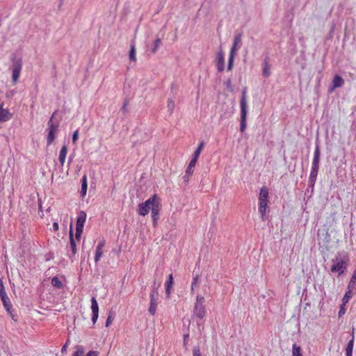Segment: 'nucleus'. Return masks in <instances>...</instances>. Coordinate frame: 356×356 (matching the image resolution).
I'll use <instances>...</instances> for the list:
<instances>
[{
    "label": "nucleus",
    "mask_w": 356,
    "mask_h": 356,
    "mask_svg": "<svg viewBox=\"0 0 356 356\" xmlns=\"http://www.w3.org/2000/svg\"><path fill=\"white\" fill-rule=\"evenodd\" d=\"M332 265L330 268L332 273L338 274V276L343 275L348 267L349 257L346 252H337L335 257L332 259Z\"/></svg>",
    "instance_id": "obj_1"
},
{
    "label": "nucleus",
    "mask_w": 356,
    "mask_h": 356,
    "mask_svg": "<svg viewBox=\"0 0 356 356\" xmlns=\"http://www.w3.org/2000/svg\"><path fill=\"white\" fill-rule=\"evenodd\" d=\"M161 199L156 194H154L144 202L138 204V213L140 216H145L148 214L149 211H152V208H154L155 205L159 204Z\"/></svg>",
    "instance_id": "obj_2"
},
{
    "label": "nucleus",
    "mask_w": 356,
    "mask_h": 356,
    "mask_svg": "<svg viewBox=\"0 0 356 356\" xmlns=\"http://www.w3.org/2000/svg\"><path fill=\"white\" fill-rule=\"evenodd\" d=\"M268 188L264 186L261 188L259 195V212L261 215L262 220H265L266 210L268 208Z\"/></svg>",
    "instance_id": "obj_3"
},
{
    "label": "nucleus",
    "mask_w": 356,
    "mask_h": 356,
    "mask_svg": "<svg viewBox=\"0 0 356 356\" xmlns=\"http://www.w3.org/2000/svg\"><path fill=\"white\" fill-rule=\"evenodd\" d=\"M246 93L247 88H245L241 94V98L240 100V107H241V120H240V131L241 132H243L247 127L246 124V118L248 114V105L246 102Z\"/></svg>",
    "instance_id": "obj_4"
},
{
    "label": "nucleus",
    "mask_w": 356,
    "mask_h": 356,
    "mask_svg": "<svg viewBox=\"0 0 356 356\" xmlns=\"http://www.w3.org/2000/svg\"><path fill=\"white\" fill-rule=\"evenodd\" d=\"M161 282H156V280H154L152 283V285L151 286L152 290L149 295V307L148 309L149 313L154 316L156 313V306H157V300L159 298V288L161 285Z\"/></svg>",
    "instance_id": "obj_5"
},
{
    "label": "nucleus",
    "mask_w": 356,
    "mask_h": 356,
    "mask_svg": "<svg viewBox=\"0 0 356 356\" xmlns=\"http://www.w3.org/2000/svg\"><path fill=\"white\" fill-rule=\"evenodd\" d=\"M204 298L200 295L197 296L196 300L193 309V316L198 318L200 320H202L206 314V307L204 304Z\"/></svg>",
    "instance_id": "obj_6"
},
{
    "label": "nucleus",
    "mask_w": 356,
    "mask_h": 356,
    "mask_svg": "<svg viewBox=\"0 0 356 356\" xmlns=\"http://www.w3.org/2000/svg\"><path fill=\"white\" fill-rule=\"evenodd\" d=\"M56 111H55L52 115L51 116L50 119L47 122L48 126V134L47 136V145H50L52 144L54 140L56 138V133L58 131V127L59 124L57 122H54L53 119L54 118L55 114Z\"/></svg>",
    "instance_id": "obj_7"
},
{
    "label": "nucleus",
    "mask_w": 356,
    "mask_h": 356,
    "mask_svg": "<svg viewBox=\"0 0 356 356\" xmlns=\"http://www.w3.org/2000/svg\"><path fill=\"white\" fill-rule=\"evenodd\" d=\"M241 38H242L241 33H238L234 35L233 44L230 49V52H229V60H228V65H227V70L228 71H231L233 68L234 56L236 53V51L240 47L239 44L241 43Z\"/></svg>",
    "instance_id": "obj_8"
},
{
    "label": "nucleus",
    "mask_w": 356,
    "mask_h": 356,
    "mask_svg": "<svg viewBox=\"0 0 356 356\" xmlns=\"http://www.w3.org/2000/svg\"><path fill=\"white\" fill-rule=\"evenodd\" d=\"M321 157L320 145L318 140L315 143V150L314 152V157L312 160V169L309 176L316 177L318 175L319 163Z\"/></svg>",
    "instance_id": "obj_9"
},
{
    "label": "nucleus",
    "mask_w": 356,
    "mask_h": 356,
    "mask_svg": "<svg viewBox=\"0 0 356 356\" xmlns=\"http://www.w3.org/2000/svg\"><path fill=\"white\" fill-rule=\"evenodd\" d=\"M86 213L83 211H80L78 213V217L76 222V233L75 238L77 241H80L81 234L83 231L84 223L86 220Z\"/></svg>",
    "instance_id": "obj_10"
},
{
    "label": "nucleus",
    "mask_w": 356,
    "mask_h": 356,
    "mask_svg": "<svg viewBox=\"0 0 356 356\" xmlns=\"http://www.w3.org/2000/svg\"><path fill=\"white\" fill-rule=\"evenodd\" d=\"M22 67V60L21 58H14L13 59V82L16 84L20 76V72Z\"/></svg>",
    "instance_id": "obj_11"
},
{
    "label": "nucleus",
    "mask_w": 356,
    "mask_h": 356,
    "mask_svg": "<svg viewBox=\"0 0 356 356\" xmlns=\"http://www.w3.org/2000/svg\"><path fill=\"white\" fill-rule=\"evenodd\" d=\"M318 244L321 246L325 247L327 250L330 242L331 241L330 235L328 232V229H318Z\"/></svg>",
    "instance_id": "obj_12"
},
{
    "label": "nucleus",
    "mask_w": 356,
    "mask_h": 356,
    "mask_svg": "<svg viewBox=\"0 0 356 356\" xmlns=\"http://www.w3.org/2000/svg\"><path fill=\"white\" fill-rule=\"evenodd\" d=\"M0 298L7 313L10 316L13 321H17V316L13 314V305L9 297L7 296V293L1 295Z\"/></svg>",
    "instance_id": "obj_13"
},
{
    "label": "nucleus",
    "mask_w": 356,
    "mask_h": 356,
    "mask_svg": "<svg viewBox=\"0 0 356 356\" xmlns=\"http://www.w3.org/2000/svg\"><path fill=\"white\" fill-rule=\"evenodd\" d=\"M69 238H70V248L71 249L72 253L68 254V257L70 259L73 261L74 257H75V254H76L77 250H76V245L75 242V239L74 238V232L72 229V223L71 222L70 227V232H69Z\"/></svg>",
    "instance_id": "obj_14"
},
{
    "label": "nucleus",
    "mask_w": 356,
    "mask_h": 356,
    "mask_svg": "<svg viewBox=\"0 0 356 356\" xmlns=\"http://www.w3.org/2000/svg\"><path fill=\"white\" fill-rule=\"evenodd\" d=\"M261 65H262V75L266 78L269 77L271 74V72H270L271 65L270 63V58L268 56H265V58H264V60L262 61Z\"/></svg>",
    "instance_id": "obj_15"
},
{
    "label": "nucleus",
    "mask_w": 356,
    "mask_h": 356,
    "mask_svg": "<svg viewBox=\"0 0 356 356\" xmlns=\"http://www.w3.org/2000/svg\"><path fill=\"white\" fill-rule=\"evenodd\" d=\"M3 103L0 104V123L7 122L13 118V113L3 108Z\"/></svg>",
    "instance_id": "obj_16"
},
{
    "label": "nucleus",
    "mask_w": 356,
    "mask_h": 356,
    "mask_svg": "<svg viewBox=\"0 0 356 356\" xmlns=\"http://www.w3.org/2000/svg\"><path fill=\"white\" fill-rule=\"evenodd\" d=\"M343 83V78L340 75L336 74L333 78L332 86L329 88V92H332L335 88L342 87Z\"/></svg>",
    "instance_id": "obj_17"
},
{
    "label": "nucleus",
    "mask_w": 356,
    "mask_h": 356,
    "mask_svg": "<svg viewBox=\"0 0 356 356\" xmlns=\"http://www.w3.org/2000/svg\"><path fill=\"white\" fill-rule=\"evenodd\" d=\"M161 209V202L158 205H155L154 208H152V218L154 227L157 225V221L159 219V213Z\"/></svg>",
    "instance_id": "obj_18"
},
{
    "label": "nucleus",
    "mask_w": 356,
    "mask_h": 356,
    "mask_svg": "<svg viewBox=\"0 0 356 356\" xmlns=\"http://www.w3.org/2000/svg\"><path fill=\"white\" fill-rule=\"evenodd\" d=\"M216 66L218 72H222L225 70V58L222 51L218 54L216 58Z\"/></svg>",
    "instance_id": "obj_19"
},
{
    "label": "nucleus",
    "mask_w": 356,
    "mask_h": 356,
    "mask_svg": "<svg viewBox=\"0 0 356 356\" xmlns=\"http://www.w3.org/2000/svg\"><path fill=\"white\" fill-rule=\"evenodd\" d=\"M355 336L354 332L351 334V339L348 341L346 348V356H353V350L354 347Z\"/></svg>",
    "instance_id": "obj_20"
},
{
    "label": "nucleus",
    "mask_w": 356,
    "mask_h": 356,
    "mask_svg": "<svg viewBox=\"0 0 356 356\" xmlns=\"http://www.w3.org/2000/svg\"><path fill=\"white\" fill-rule=\"evenodd\" d=\"M162 44V40L161 38H157L152 44V46L148 49L147 51H149L152 54H155L158 49L160 47V46Z\"/></svg>",
    "instance_id": "obj_21"
},
{
    "label": "nucleus",
    "mask_w": 356,
    "mask_h": 356,
    "mask_svg": "<svg viewBox=\"0 0 356 356\" xmlns=\"http://www.w3.org/2000/svg\"><path fill=\"white\" fill-rule=\"evenodd\" d=\"M81 188L80 193H81V197H84L86 195L87 189H88L87 176L86 175H84L82 177V178L81 179Z\"/></svg>",
    "instance_id": "obj_22"
},
{
    "label": "nucleus",
    "mask_w": 356,
    "mask_h": 356,
    "mask_svg": "<svg viewBox=\"0 0 356 356\" xmlns=\"http://www.w3.org/2000/svg\"><path fill=\"white\" fill-rule=\"evenodd\" d=\"M67 153V147L66 145H64L62 146L60 153H59V161H60L61 166H63L64 165Z\"/></svg>",
    "instance_id": "obj_23"
},
{
    "label": "nucleus",
    "mask_w": 356,
    "mask_h": 356,
    "mask_svg": "<svg viewBox=\"0 0 356 356\" xmlns=\"http://www.w3.org/2000/svg\"><path fill=\"white\" fill-rule=\"evenodd\" d=\"M172 284H173V275H172V274H170L168 275V280L165 283V293H166L167 297H170V290H171Z\"/></svg>",
    "instance_id": "obj_24"
},
{
    "label": "nucleus",
    "mask_w": 356,
    "mask_h": 356,
    "mask_svg": "<svg viewBox=\"0 0 356 356\" xmlns=\"http://www.w3.org/2000/svg\"><path fill=\"white\" fill-rule=\"evenodd\" d=\"M129 59L131 61L135 62L136 61V42L135 41H132L130 45V51H129Z\"/></svg>",
    "instance_id": "obj_25"
},
{
    "label": "nucleus",
    "mask_w": 356,
    "mask_h": 356,
    "mask_svg": "<svg viewBox=\"0 0 356 356\" xmlns=\"http://www.w3.org/2000/svg\"><path fill=\"white\" fill-rule=\"evenodd\" d=\"M356 285V268L354 270L351 278L348 284V289L353 290Z\"/></svg>",
    "instance_id": "obj_26"
},
{
    "label": "nucleus",
    "mask_w": 356,
    "mask_h": 356,
    "mask_svg": "<svg viewBox=\"0 0 356 356\" xmlns=\"http://www.w3.org/2000/svg\"><path fill=\"white\" fill-rule=\"evenodd\" d=\"M204 146V141H201L197 147L196 148V149L195 150L193 154V159H195L197 161V159L198 157L200 156V154L201 153V151L203 148V147Z\"/></svg>",
    "instance_id": "obj_27"
},
{
    "label": "nucleus",
    "mask_w": 356,
    "mask_h": 356,
    "mask_svg": "<svg viewBox=\"0 0 356 356\" xmlns=\"http://www.w3.org/2000/svg\"><path fill=\"white\" fill-rule=\"evenodd\" d=\"M291 356H303L302 354V349L300 346L293 343L292 346V355Z\"/></svg>",
    "instance_id": "obj_28"
},
{
    "label": "nucleus",
    "mask_w": 356,
    "mask_h": 356,
    "mask_svg": "<svg viewBox=\"0 0 356 356\" xmlns=\"http://www.w3.org/2000/svg\"><path fill=\"white\" fill-rule=\"evenodd\" d=\"M51 283L53 286L56 287V289H62L63 285L62 282L60 280V279L57 276H54L52 277Z\"/></svg>",
    "instance_id": "obj_29"
},
{
    "label": "nucleus",
    "mask_w": 356,
    "mask_h": 356,
    "mask_svg": "<svg viewBox=\"0 0 356 356\" xmlns=\"http://www.w3.org/2000/svg\"><path fill=\"white\" fill-rule=\"evenodd\" d=\"M91 310L92 313H99V305L95 297L91 298Z\"/></svg>",
    "instance_id": "obj_30"
},
{
    "label": "nucleus",
    "mask_w": 356,
    "mask_h": 356,
    "mask_svg": "<svg viewBox=\"0 0 356 356\" xmlns=\"http://www.w3.org/2000/svg\"><path fill=\"white\" fill-rule=\"evenodd\" d=\"M197 163V160L192 159L189 162V164L186 170V174H193V168H195Z\"/></svg>",
    "instance_id": "obj_31"
},
{
    "label": "nucleus",
    "mask_w": 356,
    "mask_h": 356,
    "mask_svg": "<svg viewBox=\"0 0 356 356\" xmlns=\"http://www.w3.org/2000/svg\"><path fill=\"white\" fill-rule=\"evenodd\" d=\"M75 351L72 356H83L85 352V348L82 346H75Z\"/></svg>",
    "instance_id": "obj_32"
},
{
    "label": "nucleus",
    "mask_w": 356,
    "mask_h": 356,
    "mask_svg": "<svg viewBox=\"0 0 356 356\" xmlns=\"http://www.w3.org/2000/svg\"><path fill=\"white\" fill-rule=\"evenodd\" d=\"M352 291L353 290L348 289V291L346 292L342 299L343 304L347 303L349 299L352 297Z\"/></svg>",
    "instance_id": "obj_33"
},
{
    "label": "nucleus",
    "mask_w": 356,
    "mask_h": 356,
    "mask_svg": "<svg viewBox=\"0 0 356 356\" xmlns=\"http://www.w3.org/2000/svg\"><path fill=\"white\" fill-rule=\"evenodd\" d=\"M199 275L197 274L193 279V281H192V283H191V292L193 293L194 291V289L195 287L197 286V284H198V282H199Z\"/></svg>",
    "instance_id": "obj_34"
},
{
    "label": "nucleus",
    "mask_w": 356,
    "mask_h": 356,
    "mask_svg": "<svg viewBox=\"0 0 356 356\" xmlns=\"http://www.w3.org/2000/svg\"><path fill=\"white\" fill-rule=\"evenodd\" d=\"M175 106V102L172 99H169L168 101L167 107H168V111L170 112V113H172L173 112Z\"/></svg>",
    "instance_id": "obj_35"
},
{
    "label": "nucleus",
    "mask_w": 356,
    "mask_h": 356,
    "mask_svg": "<svg viewBox=\"0 0 356 356\" xmlns=\"http://www.w3.org/2000/svg\"><path fill=\"white\" fill-rule=\"evenodd\" d=\"M113 316H114L113 312H110L108 315L106 321V325H105L106 327H108L110 325V324L111 323L112 320L113 318Z\"/></svg>",
    "instance_id": "obj_36"
},
{
    "label": "nucleus",
    "mask_w": 356,
    "mask_h": 356,
    "mask_svg": "<svg viewBox=\"0 0 356 356\" xmlns=\"http://www.w3.org/2000/svg\"><path fill=\"white\" fill-rule=\"evenodd\" d=\"M316 179H317V177H312V176H309V186H310V187H312V188L314 187V185H315V183H316Z\"/></svg>",
    "instance_id": "obj_37"
},
{
    "label": "nucleus",
    "mask_w": 356,
    "mask_h": 356,
    "mask_svg": "<svg viewBox=\"0 0 356 356\" xmlns=\"http://www.w3.org/2000/svg\"><path fill=\"white\" fill-rule=\"evenodd\" d=\"M193 356H201V353L199 346H194L193 348Z\"/></svg>",
    "instance_id": "obj_38"
},
{
    "label": "nucleus",
    "mask_w": 356,
    "mask_h": 356,
    "mask_svg": "<svg viewBox=\"0 0 356 356\" xmlns=\"http://www.w3.org/2000/svg\"><path fill=\"white\" fill-rule=\"evenodd\" d=\"M78 138H79V130L76 129V131H74V133L72 134V140L74 144L76 143Z\"/></svg>",
    "instance_id": "obj_39"
},
{
    "label": "nucleus",
    "mask_w": 356,
    "mask_h": 356,
    "mask_svg": "<svg viewBox=\"0 0 356 356\" xmlns=\"http://www.w3.org/2000/svg\"><path fill=\"white\" fill-rule=\"evenodd\" d=\"M225 86H226V88L227 89H228L229 91H232L233 90V87H232V80L231 79H228L226 82L225 83Z\"/></svg>",
    "instance_id": "obj_40"
},
{
    "label": "nucleus",
    "mask_w": 356,
    "mask_h": 356,
    "mask_svg": "<svg viewBox=\"0 0 356 356\" xmlns=\"http://www.w3.org/2000/svg\"><path fill=\"white\" fill-rule=\"evenodd\" d=\"M189 339V333L187 332L184 334L183 346L186 347Z\"/></svg>",
    "instance_id": "obj_41"
},
{
    "label": "nucleus",
    "mask_w": 356,
    "mask_h": 356,
    "mask_svg": "<svg viewBox=\"0 0 356 356\" xmlns=\"http://www.w3.org/2000/svg\"><path fill=\"white\" fill-rule=\"evenodd\" d=\"M6 290L2 280L0 278V296L6 294Z\"/></svg>",
    "instance_id": "obj_42"
},
{
    "label": "nucleus",
    "mask_w": 356,
    "mask_h": 356,
    "mask_svg": "<svg viewBox=\"0 0 356 356\" xmlns=\"http://www.w3.org/2000/svg\"><path fill=\"white\" fill-rule=\"evenodd\" d=\"M99 316V313H92V322L95 324Z\"/></svg>",
    "instance_id": "obj_43"
},
{
    "label": "nucleus",
    "mask_w": 356,
    "mask_h": 356,
    "mask_svg": "<svg viewBox=\"0 0 356 356\" xmlns=\"http://www.w3.org/2000/svg\"><path fill=\"white\" fill-rule=\"evenodd\" d=\"M127 105H128V101L127 100H124V103H123V105L121 108V110L122 112L124 113H127Z\"/></svg>",
    "instance_id": "obj_44"
},
{
    "label": "nucleus",
    "mask_w": 356,
    "mask_h": 356,
    "mask_svg": "<svg viewBox=\"0 0 356 356\" xmlns=\"http://www.w3.org/2000/svg\"><path fill=\"white\" fill-rule=\"evenodd\" d=\"M99 352L95 350H90L86 356H98Z\"/></svg>",
    "instance_id": "obj_45"
},
{
    "label": "nucleus",
    "mask_w": 356,
    "mask_h": 356,
    "mask_svg": "<svg viewBox=\"0 0 356 356\" xmlns=\"http://www.w3.org/2000/svg\"><path fill=\"white\" fill-rule=\"evenodd\" d=\"M102 254L99 252H95V262L97 264L100 260V258L102 257Z\"/></svg>",
    "instance_id": "obj_46"
},
{
    "label": "nucleus",
    "mask_w": 356,
    "mask_h": 356,
    "mask_svg": "<svg viewBox=\"0 0 356 356\" xmlns=\"http://www.w3.org/2000/svg\"><path fill=\"white\" fill-rule=\"evenodd\" d=\"M346 312V309L342 306L340 307V309L338 313L339 317H341Z\"/></svg>",
    "instance_id": "obj_47"
},
{
    "label": "nucleus",
    "mask_w": 356,
    "mask_h": 356,
    "mask_svg": "<svg viewBox=\"0 0 356 356\" xmlns=\"http://www.w3.org/2000/svg\"><path fill=\"white\" fill-rule=\"evenodd\" d=\"M192 174H186V172H185V175L183 177L184 181L187 184L189 180V177Z\"/></svg>",
    "instance_id": "obj_48"
},
{
    "label": "nucleus",
    "mask_w": 356,
    "mask_h": 356,
    "mask_svg": "<svg viewBox=\"0 0 356 356\" xmlns=\"http://www.w3.org/2000/svg\"><path fill=\"white\" fill-rule=\"evenodd\" d=\"M68 341H69V340H67V341H66V343L63 346V347H62V348H61V353H66V351H67V346H68Z\"/></svg>",
    "instance_id": "obj_49"
},
{
    "label": "nucleus",
    "mask_w": 356,
    "mask_h": 356,
    "mask_svg": "<svg viewBox=\"0 0 356 356\" xmlns=\"http://www.w3.org/2000/svg\"><path fill=\"white\" fill-rule=\"evenodd\" d=\"M197 327H199V330L201 332V327H202V329L203 330L204 329V327H203V322L202 321V320H199L197 322Z\"/></svg>",
    "instance_id": "obj_50"
},
{
    "label": "nucleus",
    "mask_w": 356,
    "mask_h": 356,
    "mask_svg": "<svg viewBox=\"0 0 356 356\" xmlns=\"http://www.w3.org/2000/svg\"><path fill=\"white\" fill-rule=\"evenodd\" d=\"M52 227H53V229H54V231H57V230L58 229V227H59V226H58V222H54L53 223V225H52Z\"/></svg>",
    "instance_id": "obj_51"
},
{
    "label": "nucleus",
    "mask_w": 356,
    "mask_h": 356,
    "mask_svg": "<svg viewBox=\"0 0 356 356\" xmlns=\"http://www.w3.org/2000/svg\"><path fill=\"white\" fill-rule=\"evenodd\" d=\"M104 245H105V241H102L98 243L97 247H99L100 248H103Z\"/></svg>",
    "instance_id": "obj_52"
},
{
    "label": "nucleus",
    "mask_w": 356,
    "mask_h": 356,
    "mask_svg": "<svg viewBox=\"0 0 356 356\" xmlns=\"http://www.w3.org/2000/svg\"><path fill=\"white\" fill-rule=\"evenodd\" d=\"M95 252H99L102 254V248L97 246Z\"/></svg>",
    "instance_id": "obj_53"
},
{
    "label": "nucleus",
    "mask_w": 356,
    "mask_h": 356,
    "mask_svg": "<svg viewBox=\"0 0 356 356\" xmlns=\"http://www.w3.org/2000/svg\"><path fill=\"white\" fill-rule=\"evenodd\" d=\"M73 157H74L73 155H72V154L70 155L69 159H68V163H70L72 161Z\"/></svg>",
    "instance_id": "obj_54"
},
{
    "label": "nucleus",
    "mask_w": 356,
    "mask_h": 356,
    "mask_svg": "<svg viewBox=\"0 0 356 356\" xmlns=\"http://www.w3.org/2000/svg\"><path fill=\"white\" fill-rule=\"evenodd\" d=\"M146 289H147V286H145V285H143V286H142V287H141V290H143V291H144L146 290Z\"/></svg>",
    "instance_id": "obj_55"
},
{
    "label": "nucleus",
    "mask_w": 356,
    "mask_h": 356,
    "mask_svg": "<svg viewBox=\"0 0 356 356\" xmlns=\"http://www.w3.org/2000/svg\"><path fill=\"white\" fill-rule=\"evenodd\" d=\"M39 209L42 211V206L40 204H39Z\"/></svg>",
    "instance_id": "obj_56"
},
{
    "label": "nucleus",
    "mask_w": 356,
    "mask_h": 356,
    "mask_svg": "<svg viewBox=\"0 0 356 356\" xmlns=\"http://www.w3.org/2000/svg\"><path fill=\"white\" fill-rule=\"evenodd\" d=\"M163 356H165V355H163Z\"/></svg>",
    "instance_id": "obj_57"
}]
</instances>
